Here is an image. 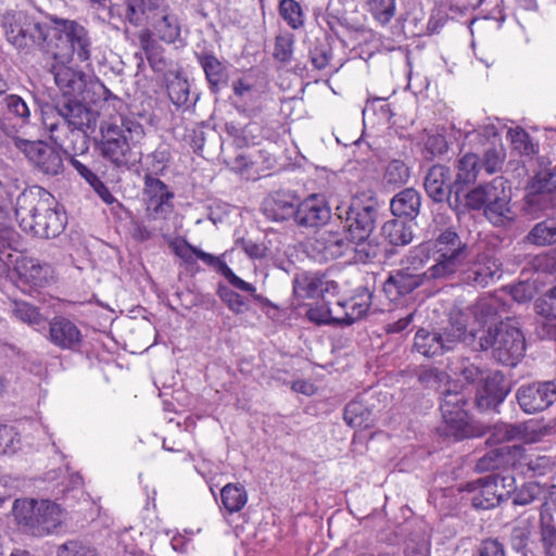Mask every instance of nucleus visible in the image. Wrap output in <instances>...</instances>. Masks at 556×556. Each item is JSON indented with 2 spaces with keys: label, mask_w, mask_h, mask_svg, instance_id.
Segmentation results:
<instances>
[{
  "label": "nucleus",
  "mask_w": 556,
  "mask_h": 556,
  "mask_svg": "<svg viewBox=\"0 0 556 556\" xmlns=\"http://www.w3.org/2000/svg\"><path fill=\"white\" fill-rule=\"evenodd\" d=\"M511 547L521 556H536V526L534 518H521L514 527L510 536Z\"/></svg>",
  "instance_id": "obj_21"
},
{
  "label": "nucleus",
  "mask_w": 556,
  "mask_h": 556,
  "mask_svg": "<svg viewBox=\"0 0 556 556\" xmlns=\"http://www.w3.org/2000/svg\"><path fill=\"white\" fill-rule=\"evenodd\" d=\"M381 233L392 245H406L413 240L409 225L401 219H390L382 226Z\"/></svg>",
  "instance_id": "obj_37"
},
{
  "label": "nucleus",
  "mask_w": 556,
  "mask_h": 556,
  "mask_svg": "<svg viewBox=\"0 0 556 556\" xmlns=\"http://www.w3.org/2000/svg\"><path fill=\"white\" fill-rule=\"evenodd\" d=\"M420 195L413 188H406L399 192L390 203V210L394 216L415 218L420 208Z\"/></svg>",
  "instance_id": "obj_29"
},
{
  "label": "nucleus",
  "mask_w": 556,
  "mask_h": 556,
  "mask_svg": "<svg viewBox=\"0 0 556 556\" xmlns=\"http://www.w3.org/2000/svg\"><path fill=\"white\" fill-rule=\"evenodd\" d=\"M333 52L330 43L326 39H316L309 49V61L313 67L317 71L330 68L337 72L338 67L331 64Z\"/></svg>",
  "instance_id": "obj_39"
},
{
  "label": "nucleus",
  "mask_w": 556,
  "mask_h": 556,
  "mask_svg": "<svg viewBox=\"0 0 556 556\" xmlns=\"http://www.w3.org/2000/svg\"><path fill=\"white\" fill-rule=\"evenodd\" d=\"M505 479L497 475H489L476 481L468 482L465 491L471 493L472 506L480 509H491L497 506L509 494L504 484Z\"/></svg>",
  "instance_id": "obj_12"
},
{
  "label": "nucleus",
  "mask_w": 556,
  "mask_h": 556,
  "mask_svg": "<svg viewBox=\"0 0 556 556\" xmlns=\"http://www.w3.org/2000/svg\"><path fill=\"white\" fill-rule=\"evenodd\" d=\"M167 94L175 106L180 108L185 105L190 94L188 80L178 75L175 76L167 84Z\"/></svg>",
  "instance_id": "obj_49"
},
{
  "label": "nucleus",
  "mask_w": 556,
  "mask_h": 556,
  "mask_svg": "<svg viewBox=\"0 0 556 556\" xmlns=\"http://www.w3.org/2000/svg\"><path fill=\"white\" fill-rule=\"evenodd\" d=\"M369 300V294H357L349 299L344 303L345 316L342 318V321L346 325H351L365 316L370 307Z\"/></svg>",
  "instance_id": "obj_45"
},
{
  "label": "nucleus",
  "mask_w": 556,
  "mask_h": 556,
  "mask_svg": "<svg viewBox=\"0 0 556 556\" xmlns=\"http://www.w3.org/2000/svg\"><path fill=\"white\" fill-rule=\"evenodd\" d=\"M480 169V159L476 153H466L457 161V173L454 181L457 198L463 187L476 182Z\"/></svg>",
  "instance_id": "obj_28"
},
{
  "label": "nucleus",
  "mask_w": 556,
  "mask_h": 556,
  "mask_svg": "<svg viewBox=\"0 0 556 556\" xmlns=\"http://www.w3.org/2000/svg\"><path fill=\"white\" fill-rule=\"evenodd\" d=\"M84 336L77 324L65 317L54 316L49 323V340L59 348H75L80 345Z\"/></svg>",
  "instance_id": "obj_18"
},
{
  "label": "nucleus",
  "mask_w": 556,
  "mask_h": 556,
  "mask_svg": "<svg viewBox=\"0 0 556 556\" xmlns=\"http://www.w3.org/2000/svg\"><path fill=\"white\" fill-rule=\"evenodd\" d=\"M152 27L159 39L166 43H174L180 36L177 17L165 9L155 14Z\"/></svg>",
  "instance_id": "obj_32"
},
{
  "label": "nucleus",
  "mask_w": 556,
  "mask_h": 556,
  "mask_svg": "<svg viewBox=\"0 0 556 556\" xmlns=\"http://www.w3.org/2000/svg\"><path fill=\"white\" fill-rule=\"evenodd\" d=\"M536 312L549 320H556V285L536 302Z\"/></svg>",
  "instance_id": "obj_57"
},
{
  "label": "nucleus",
  "mask_w": 556,
  "mask_h": 556,
  "mask_svg": "<svg viewBox=\"0 0 556 556\" xmlns=\"http://www.w3.org/2000/svg\"><path fill=\"white\" fill-rule=\"evenodd\" d=\"M13 513L20 525L38 535L51 533L64 519L62 507L49 500H15Z\"/></svg>",
  "instance_id": "obj_5"
},
{
  "label": "nucleus",
  "mask_w": 556,
  "mask_h": 556,
  "mask_svg": "<svg viewBox=\"0 0 556 556\" xmlns=\"http://www.w3.org/2000/svg\"><path fill=\"white\" fill-rule=\"evenodd\" d=\"M430 538L426 533H417L406 541L405 556H430Z\"/></svg>",
  "instance_id": "obj_55"
},
{
  "label": "nucleus",
  "mask_w": 556,
  "mask_h": 556,
  "mask_svg": "<svg viewBox=\"0 0 556 556\" xmlns=\"http://www.w3.org/2000/svg\"><path fill=\"white\" fill-rule=\"evenodd\" d=\"M425 190L435 202H443L451 195L454 184H451V172L447 166L433 165L425 178Z\"/></svg>",
  "instance_id": "obj_22"
},
{
  "label": "nucleus",
  "mask_w": 556,
  "mask_h": 556,
  "mask_svg": "<svg viewBox=\"0 0 556 556\" xmlns=\"http://www.w3.org/2000/svg\"><path fill=\"white\" fill-rule=\"evenodd\" d=\"M14 144L41 173L55 176L62 172L63 159L54 147L43 141H28L21 138H14Z\"/></svg>",
  "instance_id": "obj_11"
},
{
  "label": "nucleus",
  "mask_w": 556,
  "mask_h": 556,
  "mask_svg": "<svg viewBox=\"0 0 556 556\" xmlns=\"http://www.w3.org/2000/svg\"><path fill=\"white\" fill-rule=\"evenodd\" d=\"M507 139L509 140L513 150L520 155L530 156L538 152L530 135L522 127L518 126L510 128L507 131Z\"/></svg>",
  "instance_id": "obj_44"
},
{
  "label": "nucleus",
  "mask_w": 556,
  "mask_h": 556,
  "mask_svg": "<svg viewBox=\"0 0 556 556\" xmlns=\"http://www.w3.org/2000/svg\"><path fill=\"white\" fill-rule=\"evenodd\" d=\"M12 312L15 318L29 326H45L46 319L40 313V309L28 302L15 301Z\"/></svg>",
  "instance_id": "obj_46"
},
{
  "label": "nucleus",
  "mask_w": 556,
  "mask_h": 556,
  "mask_svg": "<svg viewBox=\"0 0 556 556\" xmlns=\"http://www.w3.org/2000/svg\"><path fill=\"white\" fill-rule=\"evenodd\" d=\"M345 422L358 429H367L372 426V413L361 401H351L344 408Z\"/></svg>",
  "instance_id": "obj_36"
},
{
  "label": "nucleus",
  "mask_w": 556,
  "mask_h": 556,
  "mask_svg": "<svg viewBox=\"0 0 556 556\" xmlns=\"http://www.w3.org/2000/svg\"><path fill=\"white\" fill-rule=\"evenodd\" d=\"M242 139L245 144H258L268 135V129L262 124L251 121L242 129Z\"/></svg>",
  "instance_id": "obj_62"
},
{
  "label": "nucleus",
  "mask_w": 556,
  "mask_h": 556,
  "mask_svg": "<svg viewBox=\"0 0 556 556\" xmlns=\"http://www.w3.org/2000/svg\"><path fill=\"white\" fill-rule=\"evenodd\" d=\"M448 143L444 136L432 135L429 136L425 143L426 159H433L438 155L446 153Z\"/></svg>",
  "instance_id": "obj_64"
},
{
  "label": "nucleus",
  "mask_w": 556,
  "mask_h": 556,
  "mask_svg": "<svg viewBox=\"0 0 556 556\" xmlns=\"http://www.w3.org/2000/svg\"><path fill=\"white\" fill-rule=\"evenodd\" d=\"M278 12L291 29L298 30L304 26L305 15L302 5L296 0H280Z\"/></svg>",
  "instance_id": "obj_43"
},
{
  "label": "nucleus",
  "mask_w": 556,
  "mask_h": 556,
  "mask_svg": "<svg viewBox=\"0 0 556 556\" xmlns=\"http://www.w3.org/2000/svg\"><path fill=\"white\" fill-rule=\"evenodd\" d=\"M195 58L205 74L211 92L217 93L220 86L227 83V66L212 52H201Z\"/></svg>",
  "instance_id": "obj_26"
},
{
  "label": "nucleus",
  "mask_w": 556,
  "mask_h": 556,
  "mask_svg": "<svg viewBox=\"0 0 556 556\" xmlns=\"http://www.w3.org/2000/svg\"><path fill=\"white\" fill-rule=\"evenodd\" d=\"M506 160V151L503 146L489 148L484 154L482 163L480 164L489 175H493L502 170Z\"/></svg>",
  "instance_id": "obj_52"
},
{
  "label": "nucleus",
  "mask_w": 556,
  "mask_h": 556,
  "mask_svg": "<svg viewBox=\"0 0 556 556\" xmlns=\"http://www.w3.org/2000/svg\"><path fill=\"white\" fill-rule=\"evenodd\" d=\"M433 280L428 275V269L421 273H413L404 267L391 275L383 283V292L391 301H396L418 287Z\"/></svg>",
  "instance_id": "obj_16"
},
{
  "label": "nucleus",
  "mask_w": 556,
  "mask_h": 556,
  "mask_svg": "<svg viewBox=\"0 0 556 556\" xmlns=\"http://www.w3.org/2000/svg\"><path fill=\"white\" fill-rule=\"evenodd\" d=\"M20 276L34 287H45L53 280V268L37 258L23 257L17 263Z\"/></svg>",
  "instance_id": "obj_25"
},
{
  "label": "nucleus",
  "mask_w": 556,
  "mask_h": 556,
  "mask_svg": "<svg viewBox=\"0 0 556 556\" xmlns=\"http://www.w3.org/2000/svg\"><path fill=\"white\" fill-rule=\"evenodd\" d=\"M294 37L291 34L278 35L275 38L273 56L280 63H289L293 55Z\"/></svg>",
  "instance_id": "obj_54"
},
{
  "label": "nucleus",
  "mask_w": 556,
  "mask_h": 556,
  "mask_svg": "<svg viewBox=\"0 0 556 556\" xmlns=\"http://www.w3.org/2000/svg\"><path fill=\"white\" fill-rule=\"evenodd\" d=\"M536 273L556 275V249L538 254L532 261Z\"/></svg>",
  "instance_id": "obj_61"
},
{
  "label": "nucleus",
  "mask_w": 556,
  "mask_h": 556,
  "mask_svg": "<svg viewBox=\"0 0 556 556\" xmlns=\"http://www.w3.org/2000/svg\"><path fill=\"white\" fill-rule=\"evenodd\" d=\"M100 154L117 168L129 167L134 163L132 148L144 137V128L134 116H124L122 123L116 119L100 125Z\"/></svg>",
  "instance_id": "obj_1"
},
{
  "label": "nucleus",
  "mask_w": 556,
  "mask_h": 556,
  "mask_svg": "<svg viewBox=\"0 0 556 556\" xmlns=\"http://www.w3.org/2000/svg\"><path fill=\"white\" fill-rule=\"evenodd\" d=\"M58 556H100L97 549L79 541H68L59 546Z\"/></svg>",
  "instance_id": "obj_59"
},
{
  "label": "nucleus",
  "mask_w": 556,
  "mask_h": 556,
  "mask_svg": "<svg viewBox=\"0 0 556 556\" xmlns=\"http://www.w3.org/2000/svg\"><path fill=\"white\" fill-rule=\"evenodd\" d=\"M21 14L14 11L5 12L2 15L1 26L7 39L14 46H23L26 39V33L21 23Z\"/></svg>",
  "instance_id": "obj_42"
},
{
  "label": "nucleus",
  "mask_w": 556,
  "mask_h": 556,
  "mask_svg": "<svg viewBox=\"0 0 556 556\" xmlns=\"http://www.w3.org/2000/svg\"><path fill=\"white\" fill-rule=\"evenodd\" d=\"M434 264L428 275L434 280L445 279L456 274L467 257V244L453 229L442 231L435 239L427 241Z\"/></svg>",
  "instance_id": "obj_4"
},
{
  "label": "nucleus",
  "mask_w": 556,
  "mask_h": 556,
  "mask_svg": "<svg viewBox=\"0 0 556 556\" xmlns=\"http://www.w3.org/2000/svg\"><path fill=\"white\" fill-rule=\"evenodd\" d=\"M516 399L525 413L542 412L556 401V383L543 381L521 386L516 392Z\"/></svg>",
  "instance_id": "obj_14"
},
{
  "label": "nucleus",
  "mask_w": 556,
  "mask_h": 556,
  "mask_svg": "<svg viewBox=\"0 0 556 556\" xmlns=\"http://www.w3.org/2000/svg\"><path fill=\"white\" fill-rule=\"evenodd\" d=\"M526 348V339L516 320L507 318L490 328L480 348Z\"/></svg>",
  "instance_id": "obj_15"
},
{
  "label": "nucleus",
  "mask_w": 556,
  "mask_h": 556,
  "mask_svg": "<svg viewBox=\"0 0 556 556\" xmlns=\"http://www.w3.org/2000/svg\"><path fill=\"white\" fill-rule=\"evenodd\" d=\"M529 242L538 247L556 244V218L536 223L527 236Z\"/></svg>",
  "instance_id": "obj_38"
},
{
  "label": "nucleus",
  "mask_w": 556,
  "mask_h": 556,
  "mask_svg": "<svg viewBox=\"0 0 556 556\" xmlns=\"http://www.w3.org/2000/svg\"><path fill=\"white\" fill-rule=\"evenodd\" d=\"M20 447V438L12 426L0 425V455L14 453Z\"/></svg>",
  "instance_id": "obj_58"
},
{
  "label": "nucleus",
  "mask_w": 556,
  "mask_h": 556,
  "mask_svg": "<svg viewBox=\"0 0 556 556\" xmlns=\"http://www.w3.org/2000/svg\"><path fill=\"white\" fill-rule=\"evenodd\" d=\"M97 124V114L80 101L68 99L60 109L46 113L43 125L50 134V138L60 146H64L68 134L78 131L83 138L92 130Z\"/></svg>",
  "instance_id": "obj_2"
},
{
  "label": "nucleus",
  "mask_w": 556,
  "mask_h": 556,
  "mask_svg": "<svg viewBox=\"0 0 556 556\" xmlns=\"http://www.w3.org/2000/svg\"><path fill=\"white\" fill-rule=\"evenodd\" d=\"M54 81L65 97L77 98L86 88L84 73L73 70L64 64L53 66Z\"/></svg>",
  "instance_id": "obj_24"
},
{
  "label": "nucleus",
  "mask_w": 556,
  "mask_h": 556,
  "mask_svg": "<svg viewBox=\"0 0 556 556\" xmlns=\"http://www.w3.org/2000/svg\"><path fill=\"white\" fill-rule=\"evenodd\" d=\"M232 91L243 106V112L248 117H255L263 111L261 92L255 85L248 78H239L232 83Z\"/></svg>",
  "instance_id": "obj_27"
},
{
  "label": "nucleus",
  "mask_w": 556,
  "mask_h": 556,
  "mask_svg": "<svg viewBox=\"0 0 556 556\" xmlns=\"http://www.w3.org/2000/svg\"><path fill=\"white\" fill-rule=\"evenodd\" d=\"M509 211L508 195L506 194L505 189L503 190V193H501V190H494L484 210L486 217L494 225H498L504 223Z\"/></svg>",
  "instance_id": "obj_40"
},
{
  "label": "nucleus",
  "mask_w": 556,
  "mask_h": 556,
  "mask_svg": "<svg viewBox=\"0 0 556 556\" xmlns=\"http://www.w3.org/2000/svg\"><path fill=\"white\" fill-rule=\"evenodd\" d=\"M543 485L536 482L525 483L514 495L513 503L515 505H529L539 498L542 494Z\"/></svg>",
  "instance_id": "obj_56"
},
{
  "label": "nucleus",
  "mask_w": 556,
  "mask_h": 556,
  "mask_svg": "<svg viewBox=\"0 0 556 556\" xmlns=\"http://www.w3.org/2000/svg\"><path fill=\"white\" fill-rule=\"evenodd\" d=\"M463 375L466 380L478 383L476 404L482 410L500 405L510 391L508 382L500 371H480L469 367L464 369Z\"/></svg>",
  "instance_id": "obj_8"
},
{
  "label": "nucleus",
  "mask_w": 556,
  "mask_h": 556,
  "mask_svg": "<svg viewBox=\"0 0 556 556\" xmlns=\"http://www.w3.org/2000/svg\"><path fill=\"white\" fill-rule=\"evenodd\" d=\"M314 249L325 261L336 260L350 251H357V248L346 238L337 232H324L315 239Z\"/></svg>",
  "instance_id": "obj_23"
},
{
  "label": "nucleus",
  "mask_w": 556,
  "mask_h": 556,
  "mask_svg": "<svg viewBox=\"0 0 556 556\" xmlns=\"http://www.w3.org/2000/svg\"><path fill=\"white\" fill-rule=\"evenodd\" d=\"M540 540L546 556H556V525L552 514L540 513Z\"/></svg>",
  "instance_id": "obj_41"
},
{
  "label": "nucleus",
  "mask_w": 556,
  "mask_h": 556,
  "mask_svg": "<svg viewBox=\"0 0 556 556\" xmlns=\"http://www.w3.org/2000/svg\"><path fill=\"white\" fill-rule=\"evenodd\" d=\"M466 275L470 283L484 288L501 278L502 264L494 256L484 253L478 254L468 267Z\"/></svg>",
  "instance_id": "obj_19"
},
{
  "label": "nucleus",
  "mask_w": 556,
  "mask_h": 556,
  "mask_svg": "<svg viewBox=\"0 0 556 556\" xmlns=\"http://www.w3.org/2000/svg\"><path fill=\"white\" fill-rule=\"evenodd\" d=\"M264 214L274 222L296 220L298 203L286 195H277L264 202Z\"/></svg>",
  "instance_id": "obj_31"
},
{
  "label": "nucleus",
  "mask_w": 556,
  "mask_h": 556,
  "mask_svg": "<svg viewBox=\"0 0 556 556\" xmlns=\"http://www.w3.org/2000/svg\"><path fill=\"white\" fill-rule=\"evenodd\" d=\"M53 24V27L50 28L45 24L35 23V33L31 34V37L35 40L47 42L51 31L59 34L66 39L73 53L77 55L80 62L89 61L91 56V41L88 30L83 25L72 20L54 18Z\"/></svg>",
  "instance_id": "obj_7"
},
{
  "label": "nucleus",
  "mask_w": 556,
  "mask_h": 556,
  "mask_svg": "<svg viewBox=\"0 0 556 556\" xmlns=\"http://www.w3.org/2000/svg\"><path fill=\"white\" fill-rule=\"evenodd\" d=\"M544 435L543 428L533 420L515 425V441L531 444L539 442Z\"/></svg>",
  "instance_id": "obj_50"
},
{
  "label": "nucleus",
  "mask_w": 556,
  "mask_h": 556,
  "mask_svg": "<svg viewBox=\"0 0 556 556\" xmlns=\"http://www.w3.org/2000/svg\"><path fill=\"white\" fill-rule=\"evenodd\" d=\"M374 212L372 206L365 205L359 198L337 207L338 217L344 222L345 236L356 248L369 238L374 229Z\"/></svg>",
  "instance_id": "obj_10"
},
{
  "label": "nucleus",
  "mask_w": 556,
  "mask_h": 556,
  "mask_svg": "<svg viewBox=\"0 0 556 556\" xmlns=\"http://www.w3.org/2000/svg\"><path fill=\"white\" fill-rule=\"evenodd\" d=\"M330 218V210L325 199L313 194L298 204L296 224L304 227H318Z\"/></svg>",
  "instance_id": "obj_20"
},
{
  "label": "nucleus",
  "mask_w": 556,
  "mask_h": 556,
  "mask_svg": "<svg viewBox=\"0 0 556 556\" xmlns=\"http://www.w3.org/2000/svg\"><path fill=\"white\" fill-rule=\"evenodd\" d=\"M54 198L45 191L38 199L29 201V207L20 206L16 216L21 227L36 237L55 238L65 228L66 216L53 206Z\"/></svg>",
  "instance_id": "obj_3"
},
{
  "label": "nucleus",
  "mask_w": 556,
  "mask_h": 556,
  "mask_svg": "<svg viewBox=\"0 0 556 556\" xmlns=\"http://www.w3.org/2000/svg\"><path fill=\"white\" fill-rule=\"evenodd\" d=\"M101 88L103 89L102 110L109 111L110 109H112L116 113V115L110 113L111 121L116 119L117 122L122 123L124 116H129L128 105L125 103L123 99L113 94L104 85H101Z\"/></svg>",
  "instance_id": "obj_53"
},
{
  "label": "nucleus",
  "mask_w": 556,
  "mask_h": 556,
  "mask_svg": "<svg viewBox=\"0 0 556 556\" xmlns=\"http://www.w3.org/2000/svg\"><path fill=\"white\" fill-rule=\"evenodd\" d=\"M218 294L220 299L227 304L229 309H231L236 314H242L248 311V302L239 293L229 289H223L219 290Z\"/></svg>",
  "instance_id": "obj_63"
},
{
  "label": "nucleus",
  "mask_w": 556,
  "mask_h": 556,
  "mask_svg": "<svg viewBox=\"0 0 556 556\" xmlns=\"http://www.w3.org/2000/svg\"><path fill=\"white\" fill-rule=\"evenodd\" d=\"M169 248L172 252L178 258H180L186 268L199 271V268L197 267V262L201 261L206 266L224 276L227 279V281L235 288L245 291L252 295L256 292V288L252 283L247 282L239 276H237L220 256H215L211 253H207L195 248L194 245L189 243L185 238H177L172 240L169 242Z\"/></svg>",
  "instance_id": "obj_6"
},
{
  "label": "nucleus",
  "mask_w": 556,
  "mask_h": 556,
  "mask_svg": "<svg viewBox=\"0 0 556 556\" xmlns=\"http://www.w3.org/2000/svg\"><path fill=\"white\" fill-rule=\"evenodd\" d=\"M138 40L152 70L155 72L164 71L167 66L164 48L154 39L152 30L142 29L138 35Z\"/></svg>",
  "instance_id": "obj_30"
},
{
  "label": "nucleus",
  "mask_w": 556,
  "mask_h": 556,
  "mask_svg": "<svg viewBox=\"0 0 556 556\" xmlns=\"http://www.w3.org/2000/svg\"><path fill=\"white\" fill-rule=\"evenodd\" d=\"M531 188L535 193H554L556 192V173L545 170L535 175L532 180Z\"/></svg>",
  "instance_id": "obj_60"
},
{
  "label": "nucleus",
  "mask_w": 556,
  "mask_h": 556,
  "mask_svg": "<svg viewBox=\"0 0 556 556\" xmlns=\"http://www.w3.org/2000/svg\"><path fill=\"white\" fill-rule=\"evenodd\" d=\"M466 405L467 396L463 391L447 390L444 392L440 404L444 435L452 437L457 441L473 435Z\"/></svg>",
  "instance_id": "obj_9"
},
{
  "label": "nucleus",
  "mask_w": 556,
  "mask_h": 556,
  "mask_svg": "<svg viewBox=\"0 0 556 556\" xmlns=\"http://www.w3.org/2000/svg\"><path fill=\"white\" fill-rule=\"evenodd\" d=\"M7 114L16 118L21 125H26L30 119V109L26 101L17 94H9L4 98Z\"/></svg>",
  "instance_id": "obj_47"
},
{
  "label": "nucleus",
  "mask_w": 556,
  "mask_h": 556,
  "mask_svg": "<svg viewBox=\"0 0 556 556\" xmlns=\"http://www.w3.org/2000/svg\"><path fill=\"white\" fill-rule=\"evenodd\" d=\"M384 180L388 185L399 187L405 185L409 179V168L401 160H392L384 170Z\"/></svg>",
  "instance_id": "obj_51"
},
{
  "label": "nucleus",
  "mask_w": 556,
  "mask_h": 556,
  "mask_svg": "<svg viewBox=\"0 0 556 556\" xmlns=\"http://www.w3.org/2000/svg\"><path fill=\"white\" fill-rule=\"evenodd\" d=\"M513 466L523 475L544 476L554 467L552 457L534 452H528L521 446L508 447Z\"/></svg>",
  "instance_id": "obj_17"
},
{
  "label": "nucleus",
  "mask_w": 556,
  "mask_h": 556,
  "mask_svg": "<svg viewBox=\"0 0 556 556\" xmlns=\"http://www.w3.org/2000/svg\"><path fill=\"white\" fill-rule=\"evenodd\" d=\"M431 258L429 244L427 241L414 247L404 261V268L413 273L421 270Z\"/></svg>",
  "instance_id": "obj_48"
},
{
  "label": "nucleus",
  "mask_w": 556,
  "mask_h": 556,
  "mask_svg": "<svg viewBox=\"0 0 556 556\" xmlns=\"http://www.w3.org/2000/svg\"><path fill=\"white\" fill-rule=\"evenodd\" d=\"M143 194L146 211L152 219H167L174 211V192L160 178L146 175Z\"/></svg>",
  "instance_id": "obj_13"
},
{
  "label": "nucleus",
  "mask_w": 556,
  "mask_h": 556,
  "mask_svg": "<svg viewBox=\"0 0 556 556\" xmlns=\"http://www.w3.org/2000/svg\"><path fill=\"white\" fill-rule=\"evenodd\" d=\"M220 500L224 508L229 513L240 511L248 502V493L239 483H227L220 490Z\"/></svg>",
  "instance_id": "obj_35"
},
{
  "label": "nucleus",
  "mask_w": 556,
  "mask_h": 556,
  "mask_svg": "<svg viewBox=\"0 0 556 556\" xmlns=\"http://www.w3.org/2000/svg\"><path fill=\"white\" fill-rule=\"evenodd\" d=\"M506 180L503 177H495L490 184L478 186L470 190L466 195V205L471 210L485 207L494 190H501L503 193Z\"/></svg>",
  "instance_id": "obj_33"
},
{
  "label": "nucleus",
  "mask_w": 556,
  "mask_h": 556,
  "mask_svg": "<svg viewBox=\"0 0 556 556\" xmlns=\"http://www.w3.org/2000/svg\"><path fill=\"white\" fill-rule=\"evenodd\" d=\"M364 8L371 18L382 27L391 23L397 11L396 0H365Z\"/></svg>",
  "instance_id": "obj_34"
}]
</instances>
